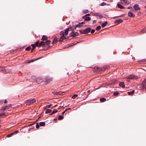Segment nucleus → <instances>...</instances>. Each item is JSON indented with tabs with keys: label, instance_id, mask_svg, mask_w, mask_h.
<instances>
[{
	"label": "nucleus",
	"instance_id": "f257e3e1",
	"mask_svg": "<svg viewBox=\"0 0 146 146\" xmlns=\"http://www.w3.org/2000/svg\"><path fill=\"white\" fill-rule=\"evenodd\" d=\"M36 46L38 47L42 46L43 47L45 45V42L43 41H41L40 42L39 41H36L35 43Z\"/></svg>",
	"mask_w": 146,
	"mask_h": 146
},
{
	"label": "nucleus",
	"instance_id": "72a5a7b5",
	"mask_svg": "<svg viewBox=\"0 0 146 146\" xmlns=\"http://www.w3.org/2000/svg\"><path fill=\"white\" fill-rule=\"evenodd\" d=\"M63 117L62 115H60L58 117V119L59 120H62V119H63Z\"/></svg>",
	"mask_w": 146,
	"mask_h": 146
},
{
	"label": "nucleus",
	"instance_id": "bf43d9fd",
	"mask_svg": "<svg viewBox=\"0 0 146 146\" xmlns=\"http://www.w3.org/2000/svg\"><path fill=\"white\" fill-rule=\"evenodd\" d=\"M96 23V20H94L93 21V23Z\"/></svg>",
	"mask_w": 146,
	"mask_h": 146
},
{
	"label": "nucleus",
	"instance_id": "2f4dec72",
	"mask_svg": "<svg viewBox=\"0 0 146 146\" xmlns=\"http://www.w3.org/2000/svg\"><path fill=\"white\" fill-rule=\"evenodd\" d=\"M134 92L135 91L134 90H133L131 92H128V93L129 95H131V94H133L134 93Z\"/></svg>",
	"mask_w": 146,
	"mask_h": 146
},
{
	"label": "nucleus",
	"instance_id": "58836bf2",
	"mask_svg": "<svg viewBox=\"0 0 146 146\" xmlns=\"http://www.w3.org/2000/svg\"><path fill=\"white\" fill-rule=\"evenodd\" d=\"M119 92H115L113 93V94L115 96H117L119 94Z\"/></svg>",
	"mask_w": 146,
	"mask_h": 146
},
{
	"label": "nucleus",
	"instance_id": "6e6d98bb",
	"mask_svg": "<svg viewBox=\"0 0 146 146\" xmlns=\"http://www.w3.org/2000/svg\"><path fill=\"white\" fill-rule=\"evenodd\" d=\"M99 14L97 13H95L94 14V15L98 16V15Z\"/></svg>",
	"mask_w": 146,
	"mask_h": 146
},
{
	"label": "nucleus",
	"instance_id": "c85d7f7f",
	"mask_svg": "<svg viewBox=\"0 0 146 146\" xmlns=\"http://www.w3.org/2000/svg\"><path fill=\"white\" fill-rule=\"evenodd\" d=\"M52 80V79L49 78L46 80L45 82H46V83H49Z\"/></svg>",
	"mask_w": 146,
	"mask_h": 146
},
{
	"label": "nucleus",
	"instance_id": "39448f33",
	"mask_svg": "<svg viewBox=\"0 0 146 146\" xmlns=\"http://www.w3.org/2000/svg\"><path fill=\"white\" fill-rule=\"evenodd\" d=\"M79 34V33L77 32H74L73 31L70 34V36H72V37H75L78 36Z\"/></svg>",
	"mask_w": 146,
	"mask_h": 146
},
{
	"label": "nucleus",
	"instance_id": "ddd939ff",
	"mask_svg": "<svg viewBox=\"0 0 146 146\" xmlns=\"http://www.w3.org/2000/svg\"><path fill=\"white\" fill-rule=\"evenodd\" d=\"M66 37H65L64 35H62L61 36L59 40V41L60 42H61L63 41V40L66 39Z\"/></svg>",
	"mask_w": 146,
	"mask_h": 146
},
{
	"label": "nucleus",
	"instance_id": "393cba45",
	"mask_svg": "<svg viewBox=\"0 0 146 146\" xmlns=\"http://www.w3.org/2000/svg\"><path fill=\"white\" fill-rule=\"evenodd\" d=\"M107 24H108V22H107L106 21V22H105L104 23L102 24V27H104L106 25H107Z\"/></svg>",
	"mask_w": 146,
	"mask_h": 146
},
{
	"label": "nucleus",
	"instance_id": "79ce46f5",
	"mask_svg": "<svg viewBox=\"0 0 146 146\" xmlns=\"http://www.w3.org/2000/svg\"><path fill=\"white\" fill-rule=\"evenodd\" d=\"M52 93L55 95H58V92L56 91H54L52 92Z\"/></svg>",
	"mask_w": 146,
	"mask_h": 146
},
{
	"label": "nucleus",
	"instance_id": "412c9836",
	"mask_svg": "<svg viewBox=\"0 0 146 146\" xmlns=\"http://www.w3.org/2000/svg\"><path fill=\"white\" fill-rule=\"evenodd\" d=\"M91 19V18L89 17H86V18L84 19V21H89Z\"/></svg>",
	"mask_w": 146,
	"mask_h": 146
},
{
	"label": "nucleus",
	"instance_id": "7c9ffc66",
	"mask_svg": "<svg viewBox=\"0 0 146 146\" xmlns=\"http://www.w3.org/2000/svg\"><path fill=\"white\" fill-rule=\"evenodd\" d=\"M101 28V26L100 25L98 26L96 28V30L97 31L99 30Z\"/></svg>",
	"mask_w": 146,
	"mask_h": 146
},
{
	"label": "nucleus",
	"instance_id": "473e14b6",
	"mask_svg": "<svg viewBox=\"0 0 146 146\" xmlns=\"http://www.w3.org/2000/svg\"><path fill=\"white\" fill-rule=\"evenodd\" d=\"M14 133H12L10 134H9L7 136V137H11L12 135H14Z\"/></svg>",
	"mask_w": 146,
	"mask_h": 146
},
{
	"label": "nucleus",
	"instance_id": "338daca9",
	"mask_svg": "<svg viewBox=\"0 0 146 146\" xmlns=\"http://www.w3.org/2000/svg\"><path fill=\"white\" fill-rule=\"evenodd\" d=\"M68 110H71V108H68Z\"/></svg>",
	"mask_w": 146,
	"mask_h": 146
},
{
	"label": "nucleus",
	"instance_id": "a878e982",
	"mask_svg": "<svg viewBox=\"0 0 146 146\" xmlns=\"http://www.w3.org/2000/svg\"><path fill=\"white\" fill-rule=\"evenodd\" d=\"M47 39V37L45 35H43L42 38V40H45Z\"/></svg>",
	"mask_w": 146,
	"mask_h": 146
},
{
	"label": "nucleus",
	"instance_id": "4be33fe9",
	"mask_svg": "<svg viewBox=\"0 0 146 146\" xmlns=\"http://www.w3.org/2000/svg\"><path fill=\"white\" fill-rule=\"evenodd\" d=\"M117 6H118L119 8L121 9H123L124 8V7L123 6L121 5V4L118 3L117 4Z\"/></svg>",
	"mask_w": 146,
	"mask_h": 146
},
{
	"label": "nucleus",
	"instance_id": "b1692460",
	"mask_svg": "<svg viewBox=\"0 0 146 146\" xmlns=\"http://www.w3.org/2000/svg\"><path fill=\"white\" fill-rule=\"evenodd\" d=\"M45 125V122H41L39 123V125L40 126H44Z\"/></svg>",
	"mask_w": 146,
	"mask_h": 146
},
{
	"label": "nucleus",
	"instance_id": "dca6fc26",
	"mask_svg": "<svg viewBox=\"0 0 146 146\" xmlns=\"http://www.w3.org/2000/svg\"><path fill=\"white\" fill-rule=\"evenodd\" d=\"M128 16L129 17H134L135 15L132 12H129L128 13Z\"/></svg>",
	"mask_w": 146,
	"mask_h": 146
},
{
	"label": "nucleus",
	"instance_id": "4d7b16f0",
	"mask_svg": "<svg viewBox=\"0 0 146 146\" xmlns=\"http://www.w3.org/2000/svg\"><path fill=\"white\" fill-rule=\"evenodd\" d=\"M90 14H86L85 15L86 17H87L88 16H90Z\"/></svg>",
	"mask_w": 146,
	"mask_h": 146
},
{
	"label": "nucleus",
	"instance_id": "aec40b11",
	"mask_svg": "<svg viewBox=\"0 0 146 146\" xmlns=\"http://www.w3.org/2000/svg\"><path fill=\"white\" fill-rule=\"evenodd\" d=\"M52 111V110H51L47 109H46L45 111L46 113H51Z\"/></svg>",
	"mask_w": 146,
	"mask_h": 146
},
{
	"label": "nucleus",
	"instance_id": "052dcab7",
	"mask_svg": "<svg viewBox=\"0 0 146 146\" xmlns=\"http://www.w3.org/2000/svg\"><path fill=\"white\" fill-rule=\"evenodd\" d=\"M86 16H85V15L84 16H83V17H82V18L84 19H85V18H86Z\"/></svg>",
	"mask_w": 146,
	"mask_h": 146
},
{
	"label": "nucleus",
	"instance_id": "3c124183",
	"mask_svg": "<svg viewBox=\"0 0 146 146\" xmlns=\"http://www.w3.org/2000/svg\"><path fill=\"white\" fill-rule=\"evenodd\" d=\"M95 31V29H92L91 31V33L92 34V33H93Z\"/></svg>",
	"mask_w": 146,
	"mask_h": 146
},
{
	"label": "nucleus",
	"instance_id": "a18cd8bd",
	"mask_svg": "<svg viewBox=\"0 0 146 146\" xmlns=\"http://www.w3.org/2000/svg\"><path fill=\"white\" fill-rule=\"evenodd\" d=\"M98 17H99V18L101 19L103 17V15L101 14H99Z\"/></svg>",
	"mask_w": 146,
	"mask_h": 146
},
{
	"label": "nucleus",
	"instance_id": "5701e85b",
	"mask_svg": "<svg viewBox=\"0 0 146 146\" xmlns=\"http://www.w3.org/2000/svg\"><path fill=\"white\" fill-rule=\"evenodd\" d=\"M83 23H84L83 22L79 23L78 24L76 25L77 27H80L82 26V25Z\"/></svg>",
	"mask_w": 146,
	"mask_h": 146
},
{
	"label": "nucleus",
	"instance_id": "864d4df0",
	"mask_svg": "<svg viewBox=\"0 0 146 146\" xmlns=\"http://www.w3.org/2000/svg\"><path fill=\"white\" fill-rule=\"evenodd\" d=\"M5 115V113H0V116H2V115Z\"/></svg>",
	"mask_w": 146,
	"mask_h": 146
},
{
	"label": "nucleus",
	"instance_id": "0eeeda50",
	"mask_svg": "<svg viewBox=\"0 0 146 146\" xmlns=\"http://www.w3.org/2000/svg\"><path fill=\"white\" fill-rule=\"evenodd\" d=\"M121 4L124 5H128L129 3L127 0H121Z\"/></svg>",
	"mask_w": 146,
	"mask_h": 146
},
{
	"label": "nucleus",
	"instance_id": "c9c22d12",
	"mask_svg": "<svg viewBox=\"0 0 146 146\" xmlns=\"http://www.w3.org/2000/svg\"><path fill=\"white\" fill-rule=\"evenodd\" d=\"M36 45L35 44H32L31 46H32V50H34L36 48Z\"/></svg>",
	"mask_w": 146,
	"mask_h": 146
},
{
	"label": "nucleus",
	"instance_id": "6ab92c4d",
	"mask_svg": "<svg viewBox=\"0 0 146 146\" xmlns=\"http://www.w3.org/2000/svg\"><path fill=\"white\" fill-rule=\"evenodd\" d=\"M119 85L123 88L125 87L124 83L123 82H120L119 83Z\"/></svg>",
	"mask_w": 146,
	"mask_h": 146
},
{
	"label": "nucleus",
	"instance_id": "49530a36",
	"mask_svg": "<svg viewBox=\"0 0 146 146\" xmlns=\"http://www.w3.org/2000/svg\"><path fill=\"white\" fill-rule=\"evenodd\" d=\"M78 96V95L77 94H75L72 97V98L73 99H75Z\"/></svg>",
	"mask_w": 146,
	"mask_h": 146
},
{
	"label": "nucleus",
	"instance_id": "8fccbe9b",
	"mask_svg": "<svg viewBox=\"0 0 146 146\" xmlns=\"http://www.w3.org/2000/svg\"><path fill=\"white\" fill-rule=\"evenodd\" d=\"M106 3L104 2H102L101 4V5L102 6H104L106 5Z\"/></svg>",
	"mask_w": 146,
	"mask_h": 146
},
{
	"label": "nucleus",
	"instance_id": "9d476101",
	"mask_svg": "<svg viewBox=\"0 0 146 146\" xmlns=\"http://www.w3.org/2000/svg\"><path fill=\"white\" fill-rule=\"evenodd\" d=\"M70 30V31L74 29H76L77 27L76 25H70L68 27Z\"/></svg>",
	"mask_w": 146,
	"mask_h": 146
},
{
	"label": "nucleus",
	"instance_id": "ea45409f",
	"mask_svg": "<svg viewBox=\"0 0 146 146\" xmlns=\"http://www.w3.org/2000/svg\"><path fill=\"white\" fill-rule=\"evenodd\" d=\"M40 58H37L35 60H30L31 61H30V62H28L29 63V62H34L35 61L37 60H38V59H40Z\"/></svg>",
	"mask_w": 146,
	"mask_h": 146
},
{
	"label": "nucleus",
	"instance_id": "680f3d73",
	"mask_svg": "<svg viewBox=\"0 0 146 146\" xmlns=\"http://www.w3.org/2000/svg\"><path fill=\"white\" fill-rule=\"evenodd\" d=\"M7 103V101L6 100H5L4 101L5 103Z\"/></svg>",
	"mask_w": 146,
	"mask_h": 146
},
{
	"label": "nucleus",
	"instance_id": "20e7f679",
	"mask_svg": "<svg viewBox=\"0 0 146 146\" xmlns=\"http://www.w3.org/2000/svg\"><path fill=\"white\" fill-rule=\"evenodd\" d=\"M138 78L137 76H136L133 75H129L128 77H127L126 78H127V79H131L136 80Z\"/></svg>",
	"mask_w": 146,
	"mask_h": 146
},
{
	"label": "nucleus",
	"instance_id": "7ed1b4c3",
	"mask_svg": "<svg viewBox=\"0 0 146 146\" xmlns=\"http://www.w3.org/2000/svg\"><path fill=\"white\" fill-rule=\"evenodd\" d=\"M109 68V66H104L102 68H101L100 67H96V69H98V72H100L101 71H104L106 69H108Z\"/></svg>",
	"mask_w": 146,
	"mask_h": 146
},
{
	"label": "nucleus",
	"instance_id": "f03ea898",
	"mask_svg": "<svg viewBox=\"0 0 146 146\" xmlns=\"http://www.w3.org/2000/svg\"><path fill=\"white\" fill-rule=\"evenodd\" d=\"M36 101V100L35 99H30L27 100L26 102V104L27 105H30Z\"/></svg>",
	"mask_w": 146,
	"mask_h": 146
},
{
	"label": "nucleus",
	"instance_id": "f3484780",
	"mask_svg": "<svg viewBox=\"0 0 146 146\" xmlns=\"http://www.w3.org/2000/svg\"><path fill=\"white\" fill-rule=\"evenodd\" d=\"M58 38H57L56 37H55L53 39L52 42V44H54L55 43H56L58 41Z\"/></svg>",
	"mask_w": 146,
	"mask_h": 146
},
{
	"label": "nucleus",
	"instance_id": "69168bd1",
	"mask_svg": "<svg viewBox=\"0 0 146 146\" xmlns=\"http://www.w3.org/2000/svg\"><path fill=\"white\" fill-rule=\"evenodd\" d=\"M68 110V109H66L64 111H67Z\"/></svg>",
	"mask_w": 146,
	"mask_h": 146
},
{
	"label": "nucleus",
	"instance_id": "cd10ccee",
	"mask_svg": "<svg viewBox=\"0 0 146 146\" xmlns=\"http://www.w3.org/2000/svg\"><path fill=\"white\" fill-rule=\"evenodd\" d=\"M58 111V110H56V109H54L53 110L52 112L50 114L51 115H52L55 113L57 112Z\"/></svg>",
	"mask_w": 146,
	"mask_h": 146
},
{
	"label": "nucleus",
	"instance_id": "5fc2aeb1",
	"mask_svg": "<svg viewBox=\"0 0 146 146\" xmlns=\"http://www.w3.org/2000/svg\"><path fill=\"white\" fill-rule=\"evenodd\" d=\"M18 132H19L18 130H16L14 132H13V133H14H14H18Z\"/></svg>",
	"mask_w": 146,
	"mask_h": 146
},
{
	"label": "nucleus",
	"instance_id": "c756f323",
	"mask_svg": "<svg viewBox=\"0 0 146 146\" xmlns=\"http://www.w3.org/2000/svg\"><path fill=\"white\" fill-rule=\"evenodd\" d=\"M7 106H6L5 107H3L1 109V110L5 111L7 109Z\"/></svg>",
	"mask_w": 146,
	"mask_h": 146
},
{
	"label": "nucleus",
	"instance_id": "f704fd0d",
	"mask_svg": "<svg viewBox=\"0 0 146 146\" xmlns=\"http://www.w3.org/2000/svg\"><path fill=\"white\" fill-rule=\"evenodd\" d=\"M45 42V44L48 45L50 42V40H47Z\"/></svg>",
	"mask_w": 146,
	"mask_h": 146
},
{
	"label": "nucleus",
	"instance_id": "de8ad7c7",
	"mask_svg": "<svg viewBox=\"0 0 146 146\" xmlns=\"http://www.w3.org/2000/svg\"><path fill=\"white\" fill-rule=\"evenodd\" d=\"M80 33L81 34H84V31H83V30H80Z\"/></svg>",
	"mask_w": 146,
	"mask_h": 146
},
{
	"label": "nucleus",
	"instance_id": "4468645a",
	"mask_svg": "<svg viewBox=\"0 0 146 146\" xmlns=\"http://www.w3.org/2000/svg\"><path fill=\"white\" fill-rule=\"evenodd\" d=\"M123 22V20L121 19L116 20L115 21L114 23L116 24H119Z\"/></svg>",
	"mask_w": 146,
	"mask_h": 146
},
{
	"label": "nucleus",
	"instance_id": "09e8293b",
	"mask_svg": "<svg viewBox=\"0 0 146 146\" xmlns=\"http://www.w3.org/2000/svg\"><path fill=\"white\" fill-rule=\"evenodd\" d=\"M60 35H62V36L64 35V32L63 31H61L60 33Z\"/></svg>",
	"mask_w": 146,
	"mask_h": 146
},
{
	"label": "nucleus",
	"instance_id": "13d9d810",
	"mask_svg": "<svg viewBox=\"0 0 146 146\" xmlns=\"http://www.w3.org/2000/svg\"><path fill=\"white\" fill-rule=\"evenodd\" d=\"M121 15H120V16H117V17H113V18H115L116 17L118 18V17H121Z\"/></svg>",
	"mask_w": 146,
	"mask_h": 146
},
{
	"label": "nucleus",
	"instance_id": "c03bdc74",
	"mask_svg": "<svg viewBox=\"0 0 146 146\" xmlns=\"http://www.w3.org/2000/svg\"><path fill=\"white\" fill-rule=\"evenodd\" d=\"M93 71L95 72H98V69H96V67H94V68Z\"/></svg>",
	"mask_w": 146,
	"mask_h": 146
},
{
	"label": "nucleus",
	"instance_id": "0e129e2a",
	"mask_svg": "<svg viewBox=\"0 0 146 146\" xmlns=\"http://www.w3.org/2000/svg\"><path fill=\"white\" fill-rule=\"evenodd\" d=\"M90 90H89L88 91V93H90Z\"/></svg>",
	"mask_w": 146,
	"mask_h": 146
},
{
	"label": "nucleus",
	"instance_id": "9b49d317",
	"mask_svg": "<svg viewBox=\"0 0 146 146\" xmlns=\"http://www.w3.org/2000/svg\"><path fill=\"white\" fill-rule=\"evenodd\" d=\"M146 78L144 79L142 82V85L143 88H144L146 90Z\"/></svg>",
	"mask_w": 146,
	"mask_h": 146
},
{
	"label": "nucleus",
	"instance_id": "e433bc0d",
	"mask_svg": "<svg viewBox=\"0 0 146 146\" xmlns=\"http://www.w3.org/2000/svg\"><path fill=\"white\" fill-rule=\"evenodd\" d=\"M31 48V47L30 46H29L26 48L25 49V50L27 51L29 50Z\"/></svg>",
	"mask_w": 146,
	"mask_h": 146
},
{
	"label": "nucleus",
	"instance_id": "bb28decb",
	"mask_svg": "<svg viewBox=\"0 0 146 146\" xmlns=\"http://www.w3.org/2000/svg\"><path fill=\"white\" fill-rule=\"evenodd\" d=\"M106 99L105 98H101L100 99V101L102 102H105L106 101Z\"/></svg>",
	"mask_w": 146,
	"mask_h": 146
},
{
	"label": "nucleus",
	"instance_id": "603ef678",
	"mask_svg": "<svg viewBox=\"0 0 146 146\" xmlns=\"http://www.w3.org/2000/svg\"><path fill=\"white\" fill-rule=\"evenodd\" d=\"M58 95H61L62 94V92L61 91L58 92Z\"/></svg>",
	"mask_w": 146,
	"mask_h": 146
},
{
	"label": "nucleus",
	"instance_id": "423d86ee",
	"mask_svg": "<svg viewBox=\"0 0 146 146\" xmlns=\"http://www.w3.org/2000/svg\"><path fill=\"white\" fill-rule=\"evenodd\" d=\"M137 33L140 34L146 33V28L145 27L144 28L142 29L141 30L138 31Z\"/></svg>",
	"mask_w": 146,
	"mask_h": 146
},
{
	"label": "nucleus",
	"instance_id": "a19ab883",
	"mask_svg": "<svg viewBox=\"0 0 146 146\" xmlns=\"http://www.w3.org/2000/svg\"><path fill=\"white\" fill-rule=\"evenodd\" d=\"M52 105V104H50L49 105H47L46 107V108H48L51 107Z\"/></svg>",
	"mask_w": 146,
	"mask_h": 146
},
{
	"label": "nucleus",
	"instance_id": "774afa93",
	"mask_svg": "<svg viewBox=\"0 0 146 146\" xmlns=\"http://www.w3.org/2000/svg\"><path fill=\"white\" fill-rule=\"evenodd\" d=\"M131 8V7H128V9H130Z\"/></svg>",
	"mask_w": 146,
	"mask_h": 146
},
{
	"label": "nucleus",
	"instance_id": "e2e57ef3",
	"mask_svg": "<svg viewBox=\"0 0 146 146\" xmlns=\"http://www.w3.org/2000/svg\"><path fill=\"white\" fill-rule=\"evenodd\" d=\"M66 111H64L62 113V114H64L65 113Z\"/></svg>",
	"mask_w": 146,
	"mask_h": 146
},
{
	"label": "nucleus",
	"instance_id": "1a4fd4ad",
	"mask_svg": "<svg viewBox=\"0 0 146 146\" xmlns=\"http://www.w3.org/2000/svg\"><path fill=\"white\" fill-rule=\"evenodd\" d=\"M91 30V28L90 27H88L83 30V31L84 32V34H87Z\"/></svg>",
	"mask_w": 146,
	"mask_h": 146
},
{
	"label": "nucleus",
	"instance_id": "2eb2a0df",
	"mask_svg": "<svg viewBox=\"0 0 146 146\" xmlns=\"http://www.w3.org/2000/svg\"><path fill=\"white\" fill-rule=\"evenodd\" d=\"M36 81L37 83L40 84L42 82V80L41 78H38L36 80Z\"/></svg>",
	"mask_w": 146,
	"mask_h": 146
},
{
	"label": "nucleus",
	"instance_id": "4c0bfd02",
	"mask_svg": "<svg viewBox=\"0 0 146 146\" xmlns=\"http://www.w3.org/2000/svg\"><path fill=\"white\" fill-rule=\"evenodd\" d=\"M89 12V11L88 10H84L83 11H82V12L83 13H87L88 12Z\"/></svg>",
	"mask_w": 146,
	"mask_h": 146
},
{
	"label": "nucleus",
	"instance_id": "f8f14e48",
	"mask_svg": "<svg viewBox=\"0 0 146 146\" xmlns=\"http://www.w3.org/2000/svg\"><path fill=\"white\" fill-rule=\"evenodd\" d=\"M139 6V5L138 4H135L133 6V7L135 10H139L140 9V8Z\"/></svg>",
	"mask_w": 146,
	"mask_h": 146
},
{
	"label": "nucleus",
	"instance_id": "37998d69",
	"mask_svg": "<svg viewBox=\"0 0 146 146\" xmlns=\"http://www.w3.org/2000/svg\"><path fill=\"white\" fill-rule=\"evenodd\" d=\"M39 124L38 123H37L36 125V128L38 129L39 127Z\"/></svg>",
	"mask_w": 146,
	"mask_h": 146
},
{
	"label": "nucleus",
	"instance_id": "a211bd4d",
	"mask_svg": "<svg viewBox=\"0 0 146 146\" xmlns=\"http://www.w3.org/2000/svg\"><path fill=\"white\" fill-rule=\"evenodd\" d=\"M69 30H70L69 28V27L66 29L65 30L64 33L66 34V35H67L68 34V31Z\"/></svg>",
	"mask_w": 146,
	"mask_h": 146
},
{
	"label": "nucleus",
	"instance_id": "6e6552de",
	"mask_svg": "<svg viewBox=\"0 0 146 146\" xmlns=\"http://www.w3.org/2000/svg\"><path fill=\"white\" fill-rule=\"evenodd\" d=\"M3 71L5 73H9L10 71H7L4 68L0 66V71Z\"/></svg>",
	"mask_w": 146,
	"mask_h": 146
}]
</instances>
